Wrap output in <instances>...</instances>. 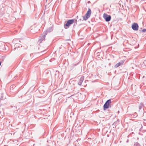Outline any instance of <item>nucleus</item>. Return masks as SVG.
Instances as JSON below:
<instances>
[{"instance_id": "f257e3e1", "label": "nucleus", "mask_w": 146, "mask_h": 146, "mask_svg": "<svg viewBox=\"0 0 146 146\" xmlns=\"http://www.w3.org/2000/svg\"><path fill=\"white\" fill-rule=\"evenodd\" d=\"M74 22V19L68 20L67 21L66 23L64 24V28L66 29H68L69 27Z\"/></svg>"}, {"instance_id": "f03ea898", "label": "nucleus", "mask_w": 146, "mask_h": 146, "mask_svg": "<svg viewBox=\"0 0 146 146\" xmlns=\"http://www.w3.org/2000/svg\"><path fill=\"white\" fill-rule=\"evenodd\" d=\"M91 12V9L89 8L85 15L83 16V20H87L90 17Z\"/></svg>"}, {"instance_id": "7ed1b4c3", "label": "nucleus", "mask_w": 146, "mask_h": 146, "mask_svg": "<svg viewBox=\"0 0 146 146\" xmlns=\"http://www.w3.org/2000/svg\"><path fill=\"white\" fill-rule=\"evenodd\" d=\"M111 103V99L107 100L103 106L104 110H105L109 108V104Z\"/></svg>"}, {"instance_id": "20e7f679", "label": "nucleus", "mask_w": 146, "mask_h": 146, "mask_svg": "<svg viewBox=\"0 0 146 146\" xmlns=\"http://www.w3.org/2000/svg\"><path fill=\"white\" fill-rule=\"evenodd\" d=\"M103 17L106 22H109L110 21L111 18V17L110 15L106 13L104 14Z\"/></svg>"}, {"instance_id": "39448f33", "label": "nucleus", "mask_w": 146, "mask_h": 146, "mask_svg": "<svg viewBox=\"0 0 146 146\" xmlns=\"http://www.w3.org/2000/svg\"><path fill=\"white\" fill-rule=\"evenodd\" d=\"M131 28L134 31H137L139 29V26L137 23H133L131 26Z\"/></svg>"}, {"instance_id": "423d86ee", "label": "nucleus", "mask_w": 146, "mask_h": 146, "mask_svg": "<svg viewBox=\"0 0 146 146\" xmlns=\"http://www.w3.org/2000/svg\"><path fill=\"white\" fill-rule=\"evenodd\" d=\"M43 35H42V36H40L39 37V38L38 40V42L40 43H41L42 41L45 39V36L46 35L45 33H44Z\"/></svg>"}, {"instance_id": "0eeeda50", "label": "nucleus", "mask_w": 146, "mask_h": 146, "mask_svg": "<svg viewBox=\"0 0 146 146\" xmlns=\"http://www.w3.org/2000/svg\"><path fill=\"white\" fill-rule=\"evenodd\" d=\"M53 30V27H51L48 28L47 30L45 31L44 33H45L46 35H47L48 33H50Z\"/></svg>"}, {"instance_id": "6e6552de", "label": "nucleus", "mask_w": 146, "mask_h": 146, "mask_svg": "<svg viewBox=\"0 0 146 146\" xmlns=\"http://www.w3.org/2000/svg\"><path fill=\"white\" fill-rule=\"evenodd\" d=\"M84 77L82 76V77H81V78H80V79L79 81L78 82V84L79 85L81 86L82 85V83L83 80H84Z\"/></svg>"}, {"instance_id": "1a4fd4ad", "label": "nucleus", "mask_w": 146, "mask_h": 146, "mask_svg": "<svg viewBox=\"0 0 146 146\" xmlns=\"http://www.w3.org/2000/svg\"><path fill=\"white\" fill-rule=\"evenodd\" d=\"M39 90L40 93H43L45 92L43 87H40L39 88Z\"/></svg>"}, {"instance_id": "9d476101", "label": "nucleus", "mask_w": 146, "mask_h": 146, "mask_svg": "<svg viewBox=\"0 0 146 146\" xmlns=\"http://www.w3.org/2000/svg\"><path fill=\"white\" fill-rule=\"evenodd\" d=\"M123 62H119L116 64L115 66V68H117L120 65H122L123 64Z\"/></svg>"}, {"instance_id": "9b49d317", "label": "nucleus", "mask_w": 146, "mask_h": 146, "mask_svg": "<svg viewBox=\"0 0 146 146\" xmlns=\"http://www.w3.org/2000/svg\"><path fill=\"white\" fill-rule=\"evenodd\" d=\"M144 105L142 103H141L139 105V110H141L142 107Z\"/></svg>"}, {"instance_id": "f8f14e48", "label": "nucleus", "mask_w": 146, "mask_h": 146, "mask_svg": "<svg viewBox=\"0 0 146 146\" xmlns=\"http://www.w3.org/2000/svg\"><path fill=\"white\" fill-rule=\"evenodd\" d=\"M134 146H141V145L139 143L136 142L134 143Z\"/></svg>"}, {"instance_id": "ddd939ff", "label": "nucleus", "mask_w": 146, "mask_h": 146, "mask_svg": "<svg viewBox=\"0 0 146 146\" xmlns=\"http://www.w3.org/2000/svg\"><path fill=\"white\" fill-rule=\"evenodd\" d=\"M140 32H142L143 33H145L146 32V29H144L142 30H140L139 31Z\"/></svg>"}, {"instance_id": "4468645a", "label": "nucleus", "mask_w": 146, "mask_h": 146, "mask_svg": "<svg viewBox=\"0 0 146 146\" xmlns=\"http://www.w3.org/2000/svg\"><path fill=\"white\" fill-rule=\"evenodd\" d=\"M82 20V19L81 18H80L78 20V21H80Z\"/></svg>"}, {"instance_id": "2eb2a0df", "label": "nucleus", "mask_w": 146, "mask_h": 146, "mask_svg": "<svg viewBox=\"0 0 146 146\" xmlns=\"http://www.w3.org/2000/svg\"><path fill=\"white\" fill-rule=\"evenodd\" d=\"M45 51V50H44L43 51H42V52H44Z\"/></svg>"}, {"instance_id": "dca6fc26", "label": "nucleus", "mask_w": 146, "mask_h": 146, "mask_svg": "<svg viewBox=\"0 0 146 146\" xmlns=\"http://www.w3.org/2000/svg\"><path fill=\"white\" fill-rule=\"evenodd\" d=\"M16 77H17V76L15 77L14 78H16Z\"/></svg>"}, {"instance_id": "f3484780", "label": "nucleus", "mask_w": 146, "mask_h": 146, "mask_svg": "<svg viewBox=\"0 0 146 146\" xmlns=\"http://www.w3.org/2000/svg\"><path fill=\"white\" fill-rule=\"evenodd\" d=\"M76 65H75V66H76Z\"/></svg>"}]
</instances>
